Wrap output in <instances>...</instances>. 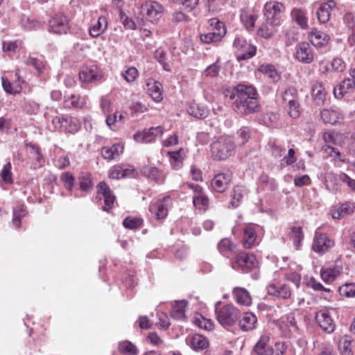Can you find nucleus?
I'll list each match as a JSON object with an SVG mask.
<instances>
[{
    "instance_id": "1",
    "label": "nucleus",
    "mask_w": 355,
    "mask_h": 355,
    "mask_svg": "<svg viewBox=\"0 0 355 355\" xmlns=\"http://www.w3.org/2000/svg\"><path fill=\"white\" fill-rule=\"evenodd\" d=\"M233 107L235 112L242 115H248L258 112V93L252 85L239 84L233 94Z\"/></svg>"
},
{
    "instance_id": "2",
    "label": "nucleus",
    "mask_w": 355,
    "mask_h": 355,
    "mask_svg": "<svg viewBox=\"0 0 355 355\" xmlns=\"http://www.w3.org/2000/svg\"><path fill=\"white\" fill-rule=\"evenodd\" d=\"M235 144L232 138L221 137L211 143L210 150L215 160H225L234 154Z\"/></svg>"
},
{
    "instance_id": "3",
    "label": "nucleus",
    "mask_w": 355,
    "mask_h": 355,
    "mask_svg": "<svg viewBox=\"0 0 355 355\" xmlns=\"http://www.w3.org/2000/svg\"><path fill=\"white\" fill-rule=\"evenodd\" d=\"M220 302L216 304V315L218 322L224 327L234 325L240 316V311L232 304H226L218 309Z\"/></svg>"
},
{
    "instance_id": "4",
    "label": "nucleus",
    "mask_w": 355,
    "mask_h": 355,
    "mask_svg": "<svg viewBox=\"0 0 355 355\" xmlns=\"http://www.w3.org/2000/svg\"><path fill=\"white\" fill-rule=\"evenodd\" d=\"M282 100L287 107L289 115L296 119L300 115V105L297 89L293 87H288L282 94Z\"/></svg>"
},
{
    "instance_id": "5",
    "label": "nucleus",
    "mask_w": 355,
    "mask_h": 355,
    "mask_svg": "<svg viewBox=\"0 0 355 355\" xmlns=\"http://www.w3.org/2000/svg\"><path fill=\"white\" fill-rule=\"evenodd\" d=\"M258 261L252 254L241 253L230 261L231 267L236 270L248 272L258 266Z\"/></svg>"
},
{
    "instance_id": "6",
    "label": "nucleus",
    "mask_w": 355,
    "mask_h": 355,
    "mask_svg": "<svg viewBox=\"0 0 355 355\" xmlns=\"http://www.w3.org/2000/svg\"><path fill=\"white\" fill-rule=\"evenodd\" d=\"M52 123L55 129L70 133L76 132L80 127L79 120L71 116H55L52 119Z\"/></svg>"
},
{
    "instance_id": "7",
    "label": "nucleus",
    "mask_w": 355,
    "mask_h": 355,
    "mask_svg": "<svg viewBox=\"0 0 355 355\" xmlns=\"http://www.w3.org/2000/svg\"><path fill=\"white\" fill-rule=\"evenodd\" d=\"M285 10L283 3L278 1H269L264 6L265 19L272 21V24H281L282 14Z\"/></svg>"
},
{
    "instance_id": "8",
    "label": "nucleus",
    "mask_w": 355,
    "mask_h": 355,
    "mask_svg": "<svg viewBox=\"0 0 355 355\" xmlns=\"http://www.w3.org/2000/svg\"><path fill=\"white\" fill-rule=\"evenodd\" d=\"M233 46L237 51H241L236 55V58L239 61L250 59L255 55L257 52L256 46L248 44L246 40L240 36L235 37Z\"/></svg>"
},
{
    "instance_id": "9",
    "label": "nucleus",
    "mask_w": 355,
    "mask_h": 355,
    "mask_svg": "<svg viewBox=\"0 0 355 355\" xmlns=\"http://www.w3.org/2000/svg\"><path fill=\"white\" fill-rule=\"evenodd\" d=\"M141 12L148 21L157 22L162 16L163 6L157 1H148L141 6Z\"/></svg>"
},
{
    "instance_id": "10",
    "label": "nucleus",
    "mask_w": 355,
    "mask_h": 355,
    "mask_svg": "<svg viewBox=\"0 0 355 355\" xmlns=\"http://www.w3.org/2000/svg\"><path fill=\"white\" fill-rule=\"evenodd\" d=\"M97 189L98 197L100 200L103 198L104 201V205L102 207V209L103 211H107L113 207L115 202V196L105 182H101L98 184Z\"/></svg>"
},
{
    "instance_id": "11",
    "label": "nucleus",
    "mask_w": 355,
    "mask_h": 355,
    "mask_svg": "<svg viewBox=\"0 0 355 355\" xmlns=\"http://www.w3.org/2000/svg\"><path fill=\"white\" fill-rule=\"evenodd\" d=\"M69 29V19L62 15L54 16L49 21V31L56 34H66Z\"/></svg>"
},
{
    "instance_id": "12",
    "label": "nucleus",
    "mask_w": 355,
    "mask_h": 355,
    "mask_svg": "<svg viewBox=\"0 0 355 355\" xmlns=\"http://www.w3.org/2000/svg\"><path fill=\"white\" fill-rule=\"evenodd\" d=\"M334 245V241L331 240L325 234L320 232L317 229L315 233V238L312 245V249L319 253H324Z\"/></svg>"
},
{
    "instance_id": "13",
    "label": "nucleus",
    "mask_w": 355,
    "mask_h": 355,
    "mask_svg": "<svg viewBox=\"0 0 355 355\" xmlns=\"http://www.w3.org/2000/svg\"><path fill=\"white\" fill-rule=\"evenodd\" d=\"M295 59L304 64H310L314 60L312 48L307 42H300L295 47Z\"/></svg>"
},
{
    "instance_id": "14",
    "label": "nucleus",
    "mask_w": 355,
    "mask_h": 355,
    "mask_svg": "<svg viewBox=\"0 0 355 355\" xmlns=\"http://www.w3.org/2000/svg\"><path fill=\"white\" fill-rule=\"evenodd\" d=\"M163 128L162 126L152 127L144 130L142 132H138L134 135V139L141 143H151L154 141L157 137L163 134Z\"/></svg>"
},
{
    "instance_id": "15",
    "label": "nucleus",
    "mask_w": 355,
    "mask_h": 355,
    "mask_svg": "<svg viewBox=\"0 0 355 355\" xmlns=\"http://www.w3.org/2000/svg\"><path fill=\"white\" fill-rule=\"evenodd\" d=\"M315 320L324 331L331 333L334 331L336 325L328 310L322 309L318 311L315 315Z\"/></svg>"
},
{
    "instance_id": "16",
    "label": "nucleus",
    "mask_w": 355,
    "mask_h": 355,
    "mask_svg": "<svg viewBox=\"0 0 355 355\" xmlns=\"http://www.w3.org/2000/svg\"><path fill=\"white\" fill-rule=\"evenodd\" d=\"M259 225L248 224L243 229L242 243L245 249H250L257 244Z\"/></svg>"
},
{
    "instance_id": "17",
    "label": "nucleus",
    "mask_w": 355,
    "mask_h": 355,
    "mask_svg": "<svg viewBox=\"0 0 355 355\" xmlns=\"http://www.w3.org/2000/svg\"><path fill=\"white\" fill-rule=\"evenodd\" d=\"M169 201V197H164L162 200L151 203L149 206L150 212L158 220L164 218L168 214Z\"/></svg>"
},
{
    "instance_id": "18",
    "label": "nucleus",
    "mask_w": 355,
    "mask_h": 355,
    "mask_svg": "<svg viewBox=\"0 0 355 355\" xmlns=\"http://www.w3.org/2000/svg\"><path fill=\"white\" fill-rule=\"evenodd\" d=\"M231 182V175L227 173H220L216 175L211 180V188L214 191L222 193L228 187Z\"/></svg>"
},
{
    "instance_id": "19",
    "label": "nucleus",
    "mask_w": 355,
    "mask_h": 355,
    "mask_svg": "<svg viewBox=\"0 0 355 355\" xmlns=\"http://www.w3.org/2000/svg\"><path fill=\"white\" fill-rule=\"evenodd\" d=\"M309 39L310 42L317 49L327 46L330 40V37L327 33L316 28H313L310 31Z\"/></svg>"
},
{
    "instance_id": "20",
    "label": "nucleus",
    "mask_w": 355,
    "mask_h": 355,
    "mask_svg": "<svg viewBox=\"0 0 355 355\" xmlns=\"http://www.w3.org/2000/svg\"><path fill=\"white\" fill-rule=\"evenodd\" d=\"M270 340L269 336L262 335L255 344L253 348V353L257 355H272L274 350L270 345Z\"/></svg>"
},
{
    "instance_id": "21",
    "label": "nucleus",
    "mask_w": 355,
    "mask_h": 355,
    "mask_svg": "<svg viewBox=\"0 0 355 355\" xmlns=\"http://www.w3.org/2000/svg\"><path fill=\"white\" fill-rule=\"evenodd\" d=\"M267 293L270 295H273L284 300L288 299L291 295V291L285 284H270L267 286Z\"/></svg>"
},
{
    "instance_id": "22",
    "label": "nucleus",
    "mask_w": 355,
    "mask_h": 355,
    "mask_svg": "<svg viewBox=\"0 0 355 355\" xmlns=\"http://www.w3.org/2000/svg\"><path fill=\"white\" fill-rule=\"evenodd\" d=\"M79 78L83 83H93L101 79L102 74L96 66L83 69L79 73Z\"/></svg>"
},
{
    "instance_id": "23",
    "label": "nucleus",
    "mask_w": 355,
    "mask_h": 355,
    "mask_svg": "<svg viewBox=\"0 0 355 355\" xmlns=\"http://www.w3.org/2000/svg\"><path fill=\"white\" fill-rule=\"evenodd\" d=\"M147 92L155 102H160L163 99L162 85L153 79L148 80L146 83Z\"/></svg>"
},
{
    "instance_id": "24",
    "label": "nucleus",
    "mask_w": 355,
    "mask_h": 355,
    "mask_svg": "<svg viewBox=\"0 0 355 355\" xmlns=\"http://www.w3.org/2000/svg\"><path fill=\"white\" fill-rule=\"evenodd\" d=\"M355 88L354 80L350 77L345 78L339 85L334 89L335 97L340 98L347 93L352 92Z\"/></svg>"
},
{
    "instance_id": "25",
    "label": "nucleus",
    "mask_w": 355,
    "mask_h": 355,
    "mask_svg": "<svg viewBox=\"0 0 355 355\" xmlns=\"http://www.w3.org/2000/svg\"><path fill=\"white\" fill-rule=\"evenodd\" d=\"M123 152V146L119 144H114L111 146H105L101 149V155L105 159L112 160L117 159Z\"/></svg>"
},
{
    "instance_id": "26",
    "label": "nucleus",
    "mask_w": 355,
    "mask_h": 355,
    "mask_svg": "<svg viewBox=\"0 0 355 355\" xmlns=\"http://www.w3.org/2000/svg\"><path fill=\"white\" fill-rule=\"evenodd\" d=\"M336 6V3L334 0H329L322 3L318 10L317 15L318 20L321 23H326L330 19L331 10Z\"/></svg>"
},
{
    "instance_id": "27",
    "label": "nucleus",
    "mask_w": 355,
    "mask_h": 355,
    "mask_svg": "<svg viewBox=\"0 0 355 355\" xmlns=\"http://www.w3.org/2000/svg\"><path fill=\"white\" fill-rule=\"evenodd\" d=\"M320 117L324 123L335 125L343 119V115L338 111L331 109H324L320 112Z\"/></svg>"
},
{
    "instance_id": "28",
    "label": "nucleus",
    "mask_w": 355,
    "mask_h": 355,
    "mask_svg": "<svg viewBox=\"0 0 355 355\" xmlns=\"http://www.w3.org/2000/svg\"><path fill=\"white\" fill-rule=\"evenodd\" d=\"M186 341L194 350H202L206 349L209 345L207 339L200 334H195L192 336L187 337Z\"/></svg>"
},
{
    "instance_id": "29",
    "label": "nucleus",
    "mask_w": 355,
    "mask_h": 355,
    "mask_svg": "<svg viewBox=\"0 0 355 355\" xmlns=\"http://www.w3.org/2000/svg\"><path fill=\"white\" fill-rule=\"evenodd\" d=\"M327 96L325 89L320 82H314L312 84V97L318 105H323Z\"/></svg>"
},
{
    "instance_id": "30",
    "label": "nucleus",
    "mask_w": 355,
    "mask_h": 355,
    "mask_svg": "<svg viewBox=\"0 0 355 355\" xmlns=\"http://www.w3.org/2000/svg\"><path fill=\"white\" fill-rule=\"evenodd\" d=\"M257 322L256 315L252 313L247 312L239 320V325L242 331H248L255 328Z\"/></svg>"
},
{
    "instance_id": "31",
    "label": "nucleus",
    "mask_w": 355,
    "mask_h": 355,
    "mask_svg": "<svg viewBox=\"0 0 355 355\" xmlns=\"http://www.w3.org/2000/svg\"><path fill=\"white\" fill-rule=\"evenodd\" d=\"M24 63L27 66L33 67L39 76H43L48 73V67L42 59L28 57L25 60Z\"/></svg>"
},
{
    "instance_id": "32",
    "label": "nucleus",
    "mask_w": 355,
    "mask_h": 355,
    "mask_svg": "<svg viewBox=\"0 0 355 355\" xmlns=\"http://www.w3.org/2000/svg\"><path fill=\"white\" fill-rule=\"evenodd\" d=\"M279 26V24L277 23L272 24V21L266 20V21L259 28L258 34L261 37L266 39L270 38L277 32V28Z\"/></svg>"
},
{
    "instance_id": "33",
    "label": "nucleus",
    "mask_w": 355,
    "mask_h": 355,
    "mask_svg": "<svg viewBox=\"0 0 355 355\" xmlns=\"http://www.w3.org/2000/svg\"><path fill=\"white\" fill-rule=\"evenodd\" d=\"M354 205L351 202H345L331 212V216L335 219L342 218L352 214L354 211Z\"/></svg>"
},
{
    "instance_id": "34",
    "label": "nucleus",
    "mask_w": 355,
    "mask_h": 355,
    "mask_svg": "<svg viewBox=\"0 0 355 355\" xmlns=\"http://www.w3.org/2000/svg\"><path fill=\"white\" fill-rule=\"evenodd\" d=\"M233 295L236 302L244 306L251 304L252 300L249 292L243 288L237 287L234 288Z\"/></svg>"
},
{
    "instance_id": "35",
    "label": "nucleus",
    "mask_w": 355,
    "mask_h": 355,
    "mask_svg": "<svg viewBox=\"0 0 355 355\" xmlns=\"http://www.w3.org/2000/svg\"><path fill=\"white\" fill-rule=\"evenodd\" d=\"M170 157V162L173 168L179 169L182 167L183 161L186 157L184 150L180 148L178 150L168 153Z\"/></svg>"
},
{
    "instance_id": "36",
    "label": "nucleus",
    "mask_w": 355,
    "mask_h": 355,
    "mask_svg": "<svg viewBox=\"0 0 355 355\" xmlns=\"http://www.w3.org/2000/svg\"><path fill=\"white\" fill-rule=\"evenodd\" d=\"M193 204L200 210L205 211L209 207V199L203 189L193 196Z\"/></svg>"
},
{
    "instance_id": "37",
    "label": "nucleus",
    "mask_w": 355,
    "mask_h": 355,
    "mask_svg": "<svg viewBox=\"0 0 355 355\" xmlns=\"http://www.w3.org/2000/svg\"><path fill=\"white\" fill-rule=\"evenodd\" d=\"M124 116L120 112H116L112 114L107 115L106 123L112 130H117L123 123Z\"/></svg>"
},
{
    "instance_id": "38",
    "label": "nucleus",
    "mask_w": 355,
    "mask_h": 355,
    "mask_svg": "<svg viewBox=\"0 0 355 355\" xmlns=\"http://www.w3.org/2000/svg\"><path fill=\"white\" fill-rule=\"evenodd\" d=\"M107 27V21L105 17H98L97 22L89 29V34L93 37H97L104 33Z\"/></svg>"
},
{
    "instance_id": "39",
    "label": "nucleus",
    "mask_w": 355,
    "mask_h": 355,
    "mask_svg": "<svg viewBox=\"0 0 355 355\" xmlns=\"http://www.w3.org/2000/svg\"><path fill=\"white\" fill-rule=\"evenodd\" d=\"M258 71L271 79L272 82H277L280 78V75L272 64H263L259 67Z\"/></svg>"
},
{
    "instance_id": "40",
    "label": "nucleus",
    "mask_w": 355,
    "mask_h": 355,
    "mask_svg": "<svg viewBox=\"0 0 355 355\" xmlns=\"http://www.w3.org/2000/svg\"><path fill=\"white\" fill-rule=\"evenodd\" d=\"M291 17L302 29L308 28V17L302 9L294 8L291 12Z\"/></svg>"
},
{
    "instance_id": "41",
    "label": "nucleus",
    "mask_w": 355,
    "mask_h": 355,
    "mask_svg": "<svg viewBox=\"0 0 355 355\" xmlns=\"http://www.w3.org/2000/svg\"><path fill=\"white\" fill-rule=\"evenodd\" d=\"M86 105L85 97L79 95H71L64 101V106L69 108H82Z\"/></svg>"
},
{
    "instance_id": "42",
    "label": "nucleus",
    "mask_w": 355,
    "mask_h": 355,
    "mask_svg": "<svg viewBox=\"0 0 355 355\" xmlns=\"http://www.w3.org/2000/svg\"><path fill=\"white\" fill-rule=\"evenodd\" d=\"M187 304L185 300L176 302L172 307L171 312V317L177 320L184 318Z\"/></svg>"
},
{
    "instance_id": "43",
    "label": "nucleus",
    "mask_w": 355,
    "mask_h": 355,
    "mask_svg": "<svg viewBox=\"0 0 355 355\" xmlns=\"http://www.w3.org/2000/svg\"><path fill=\"white\" fill-rule=\"evenodd\" d=\"M257 15L248 10H243L241 14V20L248 30H252L254 27Z\"/></svg>"
},
{
    "instance_id": "44",
    "label": "nucleus",
    "mask_w": 355,
    "mask_h": 355,
    "mask_svg": "<svg viewBox=\"0 0 355 355\" xmlns=\"http://www.w3.org/2000/svg\"><path fill=\"white\" fill-rule=\"evenodd\" d=\"M188 113L198 119L205 118L207 115V111L205 107L200 105L196 103H191L188 109Z\"/></svg>"
},
{
    "instance_id": "45",
    "label": "nucleus",
    "mask_w": 355,
    "mask_h": 355,
    "mask_svg": "<svg viewBox=\"0 0 355 355\" xmlns=\"http://www.w3.org/2000/svg\"><path fill=\"white\" fill-rule=\"evenodd\" d=\"M218 249L223 256L228 257L230 252H236V246L228 239H223L218 244Z\"/></svg>"
},
{
    "instance_id": "46",
    "label": "nucleus",
    "mask_w": 355,
    "mask_h": 355,
    "mask_svg": "<svg viewBox=\"0 0 355 355\" xmlns=\"http://www.w3.org/2000/svg\"><path fill=\"white\" fill-rule=\"evenodd\" d=\"M134 171V169L123 168L120 166H115L110 169L109 177L112 179L123 178Z\"/></svg>"
},
{
    "instance_id": "47",
    "label": "nucleus",
    "mask_w": 355,
    "mask_h": 355,
    "mask_svg": "<svg viewBox=\"0 0 355 355\" xmlns=\"http://www.w3.org/2000/svg\"><path fill=\"white\" fill-rule=\"evenodd\" d=\"M339 270L336 268H328L322 269L320 272V276L322 279L326 283H330L334 282L336 278L339 275Z\"/></svg>"
},
{
    "instance_id": "48",
    "label": "nucleus",
    "mask_w": 355,
    "mask_h": 355,
    "mask_svg": "<svg viewBox=\"0 0 355 355\" xmlns=\"http://www.w3.org/2000/svg\"><path fill=\"white\" fill-rule=\"evenodd\" d=\"M245 194V190L242 186H236L232 194V200L230 201L232 207L234 208L238 207Z\"/></svg>"
},
{
    "instance_id": "49",
    "label": "nucleus",
    "mask_w": 355,
    "mask_h": 355,
    "mask_svg": "<svg viewBox=\"0 0 355 355\" xmlns=\"http://www.w3.org/2000/svg\"><path fill=\"white\" fill-rule=\"evenodd\" d=\"M26 148L30 150V153L31 154L33 158L37 162L38 166H43L45 160L42 154L41 153L39 146L30 143L26 144Z\"/></svg>"
},
{
    "instance_id": "50",
    "label": "nucleus",
    "mask_w": 355,
    "mask_h": 355,
    "mask_svg": "<svg viewBox=\"0 0 355 355\" xmlns=\"http://www.w3.org/2000/svg\"><path fill=\"white\" fill-rule=\"evenodd\" d=\"M154 57L162 65L165 71H171V64L167 62L166 53L163 49H157L154 53Z\"/></svg>"
},
{
    "instance_id": "51",
    "label": "nucleus",
    "mask_w": 355,
    "mask_h": 355,
    "mask_svg": "<svg viewBox=\"0 0 355 355\" xmlns=\"http://www.w3.org/2000/svg\"><path fill=\"white\" fill-rule=\"evenodd\" d=\"M26 215V207L21 205L13 209L12 223L16 227H19L21 220Z\"/></svg>"
},
{
    "instance_id": "52",
    "label": "nucleus",
    "mask_w": 355,
    "mask_h": 355,
    "mask_svg": "<svg viewBox=\"0 0 355 355\" xmlns=\"http://www.w3.org/2000/svg\"><path fill=\"white\" fill-rule=\"evenodd\" d=\"M143 219L138 217H127L123 221V226L130 230H137L142 227Z\"/></svg>"
},
{
    "instance_id": "53",
    "label": "nucleus",
    "mask_w": 355,
    "mask_h": 355,
    "mask_svg": "<svg viewBox=\"0 0 355 355\" xmlns=\"http://www.w3.org/2000/svg\"><path fill=\"white\" fill-rule=\"evenodd\" d=\"M210 25L213 26L214 33H215L219 38H221L226 33V28L223 22L219 21L216 18H213L209 20Z\"/></svg>"
},
{
    "instance_id": "54",
    "label": "nucleus",
    "mask_w": 355,
    "mask_h": 355,
    "mask_svg": "<svg viewBox=\"0 0 355 355\" xmlns=\"http://www.w3.org/2000/svg\"><path fill=\"white\" fill-rule=\"evenodd\" d=\"M80 189L83 191L89 192L93 188V183L89 174L83 173L78 178Z\"/></svg>"
},
{
    "instance_id": "55",
    "label": "nucleus",
    "mask_w": 355,
    "mask_h": 355,
    "mask_svg": "<svg viewBox=\"0 0 355 355\" xmlns=\"http://www.w3.org/2000/svg\"><path fill=\"white\" fill-rule=\"evenodd\" d=\"M125 80L130 83H134L139 78L138 70L134 67H130L121 73Z\"/></svg>"
},
{
    "instance_id": "56",
    "label": "nucleus",
    "mask_w": 355,
    "mask_h": 355,
    "mask_svg": "<svg viewBox=\"0 0 355 355\" xmlns=\"http://www.w3.org/2000/svg\"><path fill=\"white\" fill-rule=\"evenodd\" d=\"M283 322L288 327L291 336L299 332V328L293 313H291L288 314Z\"/></svg>"
},
{
    "instance_id": "57",
    "label": "nucleus",
    "mask_w": 355,
    "mask_h": 355,
    "mask_svg": "<svg viewBox=\"0 0 355 355\" xmlns=\"http://www.w3.org/2000/svg\"><path fill=\"white\" fill-rule=\"evenodd\" d=\"M119 350L122 354L130 355H136L137 354V347L129 341H123L119 344Z\"/></svg>"
},
{
    "instance_id": "58",
    "label": "nucleus",
    "mask_w": 355,
    "mask_h": 355,
    "mask_svg": "<svg viewBox=\"0 0 355 355\" xmlns=\"http://www.w3.org/2000/svg\"><path fill=\"white\" fill-rule=\"evenodd\" d=\"M60 180L64 183V187L67 190L69 191H72L74 187L75 178L71 173H62L60 175Z\"/></svg>"
},
{
    "instance_id": "59",
    "label": "nucleus",
    "mask_w": 355,
    "mask_h": 355,
    "mask_svg": "<svg viewBox=\"0 0 355 355\" xmlns=\"http://www.w3.org/2000/svg\"><path fill=\"white\" fill-rule=\"evenodd\" d=\"M12 165L10 162L5 164L0 173L1 178L3 182L11 184L13 182L12 173L11 172Z\"/></svg>"
},
{
    "instance_id": "60",
    "label": "nucleus",
    "mask_w": 355,
    "mask_h": 355,
    "mask_svg": "<svg viewBox=\"0 0 355 355\" xmlns=\"http://www.w3.org/2000/svg\"><path fill=\"white\" fill-rule=\"evenodd\" d=\"M339 293L340 295L347 297H355V284L347 283L339 287Z\"/></svg>"
},
{
    "instance_id": "61",
    "label": "nucleus",
    "mask_w": 355,
    "mask_h": 355,
    "mask_svg": "<svg viewBox=\"0 0 355 355\" xmlns=\"http://www.w3.org/2000/svg\"><path fill=\"white\" fill-rule=\"evenodd\" d=\"M291 238L293 240L294 245L298 248L304 238L301 227H292Z\"/></svg>"
},
{
    "instance_id": "62",
    "label": "nucleus",
    "mask_w": 355,
    "mask_h": 355,
    "mask_svg": "<svg viewBox=\"0 0 355 355\" xmlns=\"http://www.w3.org/2000/svg\"><path fill=\"white\" fill-rule=\"evenodd\" d=\"M268 146L273 157L280 158L284 155L286 148H283L282 146L277 144L275 142H270Z\"/></svg>"
},
{
    "instance_id": "63",
    "label": "nucleus",
    "mask_w": 355,
    "mask_h": 355,
    "mask_svg": "<svg viewBox=\"0 0 355 355\" xmlns=\"http://www.w3.org/2000/svg\"><path fill=\"white\" fill-rule=\"evenodd\" d=\"M331 70L337 73H341L346 69V64L340 58H334L331 61Z\"/></svg>"
},
{
    "instance_id": "64",
    "label": "nucleus",
    "mask_w": 355,
    "mask_h": 355,
    "mask_svg": "<svg viewBox=\"0 0 355 355\" xmlns=\"http://www.w3.org/2000/svg\"><path fill=\"white\" fill-rule=\"evenodd\" d=\"M144 173L156 182H160L161 173L156 167H147L144 169Z\"/></svg>"
}]
</instances>
